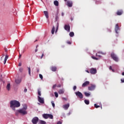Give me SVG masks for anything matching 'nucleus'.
<instances>
[{
    "instance_id": "1",
    "label": "nucleus",
    "mask_w": 124,
    "mask_h": 124,
    "mask_svg": "<svg viewBox=\"0 0 124 124\" xmlns=\"http://www.w3.org/2000/svg\"><path fill=\"white\" fill-rule=\"evenodd\" d=\"M27 109H28V106L25 105L23 106L22 108H21L18 110H16L15 112L16 116H18L19 114H21V115H27L28 114V112L27 111Z\"/></svg>"
},
{
    "instance_id": "2",
    "label": "nucleus",
    "mask_w": 124,
    "mask_h": 124,
    "mask_svg": "<svg viewBox=\"0 0 124 124\" xmlns=\"http://www.w3.org/2000/svg\"><path fill=\"white\" fill-rule=\"evenodd\" d=\"M20 104L19 101L16 100H12L10 101V107L14 111H15V108H18V107H20Z\"/></svg>"
},
{
    "instance_id": "3",
    "label": "nucleus",
    "mask_w": 124,
    "mask_h": 124,
    "mask_svg": "<svg viewBox=\"0 0 124 124\" xmlns=\"http://www.w3.org/2000/svg\"><path fill=\"white\" fill-rule=\"evenodd\" d=\"M111 57L112 59H113V60L115 62H119V58H118V57H117V55H116L115 53H112L111 54Z\"/></svg>"
},
{
    "instance_id": "4",
    "label": "nucleus",
    "mask_w": 124,
    "mask_h": 124,
    "mask_svg": "<svg viewBox=\"0 0 124 124\" xmlns=\"http://www.w3.org/2000/svg\"><path fill=\"white\" fill-rule=\"evenodd\" d=\"M90 72L91 74L94 75L96 74L97 71L96 70V68H92L90 69Z\"/></svg>"
},
{
    "instance_id": "5",
    "label": "nucleus",
    "mask_w": 124,
    "mask_h": 124,
    "mask_svg": "<svg viewBox=\"0 0 124 124\" xmlns=\"http://www.w3.org/2000/svg\"><path fill=\"white\" fill-rule=\"evenodd\" d=\"M38 121H39L38 117H35L32 118L31 122L33 124H37Z\"/></svg>"
},
{
    "instance_id": "6",
    "label": "nucleus",
    "mask_w": 124,
    "mask_h": 124,
    "mask_svg": "<svg viewBox=\"0 0 124 124\" xmlns=\"http://www.w3.org/2000/svg\"><path fill=\"white\" fill-rule=\"evenodd\" d=\"M76 95L80 98V99H82L83 98V94L81 93V92L78 91L77 92L75 93Z\"/></svg>"
},
{
    "instance_id": "7",
    "label": "nucleus",
    "mask_w": 124,
    "mask_h": 124,
    "mask_svg": "<svg viewBox=\"0 0 124 124\" xmlns=\"http://www.w3.org/2000/svg\"><path fill=\"white\" fill-rule=\"evenodd\" d=\"M64 29L65 31H67L68 32H70V26L69 25H65Z\"/></svg>"
},
{
    "instance_id": "8",
    "label": "nucleus",
    "mask_w": 124,
    "mask_h": 124,
    "mask_svg": "<svg viewBox=\"0 0 124 124\" xmlns=\"http://www.w3.org/2000/svg\"><path fill=\"white\" fill-rule=\"evenodd\" d=\"M95 85L94 84H92L91 86L88 87V90L89 91H94V90L95 89Z\"/></svg>"
},
{
    "instance_id": "9",
    "label": "nucleus",
    "mask_w": 124,
    "mask_h": 124,
    "mask_svg": "<svg viewBox=\"0 0 124 124\" xmlns=\"http://www.w3.org/2000/svg\"><path fill=\"white\" fill-rule=\"evenodd\" d=\"M38 100L40 103L42 104H44V99L43 98L40 97V96H38Z\"/></svg>"
},
{
    "instance_id": "10",
    "label": "nucleus",
    "mask_w": 124,
    "mask_h": 124,
    "mask_svg": "<svg viewBox=\"0 0 124 124\" xmlns=\"http://www.w3.org/2000/svg\"><path fill=\"white\" fill-rule=\"evenodd\" d=\"M89 85H90V81H86L82 84V87L85 88V87H87Z\"/></svg>"
},
{
    "instance_id": "11",
    "label": "nucleus",
    "mask_w": 124,
    "mask_h": 124,
    "mask_svg": "<svg viewBox=\"0 0 124 124\" xmlns=\"http://www.w3.org/2000/svg\"><path fill=\"white\" fill-rule=\"evenodd\" d=\"M69 106H70L69 103H68L66 105H63L62 108L65 110H67V109H68V108H69Z\"/></svg>"
},
{
    "instance_id": "12",
    "label": "nucleus",
    "mask_w": 124,
    "mask_h": 124,
    "mask_svg": "<svg viewBox=\"0 0 124 124\" xmlns=\"http://www.w3.org/2000/svg\"><path fill=\"white\" fill-rule=\"evenodd\" d=\"M72 4H73L72 1H69V0H68V1H67V6H68L69 7H72Z\"/></svg>"
},
{
    "instance_id": "13",
    "label": "nucleus",
    "mask_w": 124,
    "mask_h": 124,
    "mask_svg": "<svg viewBox=\"0 0 124 124\" xmlns=\"http://www.w3.org/2000/svg\"><path fill=\"white\" fill-rule=\"evenodd\" d=\"M120 30V27H119V24H117L115 25V31L116 33H118V31Z\"/></svg>"
},
{
    "instance_id": "14",
    "label": "nucleus",
    "mask_w": 124,
    "mask_h": 124,
    "mask_svg": "<svg viewBox=\"0 0 124 124\" xmlns=\"http://www.w3.org/2000/svg\"><path fill=\"white\" fill-rule=\"evenodd\" d=\"M50 69L52 71H53V72L57 71V67L56 66H51Z\"/></svg>"
},
{
    "instance_id": "15",
    "label": "nucleus",
    "mask_w": 124,
    "mask_h": 124,
    "mask_svg": "<svg viewBox=\"0 0 124 124\" xmlns=\"http://www.w3.org/2000/svg\"><path fill=\"white\" fill-rule=\"evenodd\" d=\"M117 15L121 16L123 14V10H118L116 13Z\"/></svg>"
},
{
    "instance_id": "16",
    "label": "nucleus",
    "mask_w": 124,
    "mask_h": 124,
    "mask_svg": "<svg viewBox=\"0 0 124 124\" xmlns=\"http://www.w3.org/2000/svg\"><path fill=\"white\" fill-rule=\"evenodd\" d=\"M64 93V90H63V89H60L58 91V93H59V94H62Z\"/></svg>"
},
{
    "instance_id": "17",
    "label": "nucleus",
    "mask_w": 124,
    "mask_h": 124,
    "mask_svg": "<svg viewBox=\"0 0 124 124\" xmlns=\"http://www.w3.org/2000/svg\"><path fill=\"white\" fill-rule=\"evenodd\" d=\"M44 13L45 16H46V18L47 19H48V18H49V15H48V12H47V11H44Z\"/></svg>"
},
{
    "instance_id": "18",
    "label": "nucleus",
    "mask_w": 124,
    "mask_h": 124,
    "mask_svg": "<svg viewBox=\"0 0 124 124\" xmlns=\"http://www.w3.org/2000/svg\"><path fill=\"white\" fill-rule=\"evenodd\" d=\"M7 59H8V56L7 55H5V57L4 60V64L6 63V61H7Z\"/></svg>"
},
{
    "instance_id": "19",
    "label": "nucleus",
    "mask_w": 124,
    "mask_h": 124,
    "mask_svg": "<svg viewBox=\"0 0 124 124\" xmlns=\"http://www.w3.org/2000/svg\"><path fill=\"white\" fill-rule=\"evenodd\" d=\"M54 4L56 6H59V1H58V0H55L54 1Z\"/></svg>"
},
{
    "instance_id": "20",
    "label": "nucleus",
    "mask_w": 124,
    "mask_h": 124,
    "mask_svg": "<svg viewBox=\"0 0 124 124\" xmlns=\"http://www.w3.org/2000/svg\"><path fill=\"white\" fill-rule=\"evenodd\" d=\"M48 118L51 119H53V115L50 114H48L47 119Z\"/></svg>"
},
{
    "instance_id": "21",
    "label": "nucleus",
    "mask_w": 124,
    "mask_h": 124,
    "mask_svg": "<svg viewBox=\"0 0 124 124\" xmlns=\"http://www.w3.org/2000/svg\"><path fill=\"white\" fill-rule=\"evenodd\" d=\"M43 117L44 119H48V114H43Z\"/></svg>"
},
{
    "instance_id": "22",
    "label": "nucleus",
    "mask_w": 124,
    "mask_h": 124,
    "mask_svg": "<svg viewBox=\"0 0 124 124\" xmlns=\"http://www.w3.org/2000/svg\"><path fill=\"white\" fill-rule=\"evenodd\" d=\"M6 89L8 91L10 90V83H8L6 86Z\"/></svg>"
},
{
    "instance_id": "23",
    "label": "nucleus",
    "mask_w": 124,
    "mask_h": 124,
    "mask_svg": "<svg viewBox=\"0 0 124 124\" xmlns=\"http://www.w3.org/2000/svg\"><path fill=\"white\" fill-rule=\"evenodd\" d=\"M84 102H85V104H86L87 105H89V104H90L89 100H84Z\"/></svg>"
},
{
    "instance_id": "24",
    "label": "nucleus",
    "mask_w": 124,
    "mask_h": 124,
    "mask_svg": "<svg viewBox=\"0 0 124 124\" xmlns=\"http://www.w3.org/2000/svg\"><path fill=\"white\" fill-rule=\"evenodd\" d=\"M54 33H55V27L53 26L51 30V33L52 34H54Z\"/></svg>"
},
{
    "instance_id": "25",
    "label": "nucleus",
    "mask_w": 124,
    "mask_h": 124,
    "mask_svg": "<svg viewBox=\"0 0 124 124\" xmlns=\"http://www.w3.org/2000/svg\"><path fill=\"white\" fill-rule=\"evenodd\" d=\"M69 35L71 37H73V36H74V32H70L69 33Z\"/></svg>"
},
{
    "instance_id": "26",
    "label": "nucleus",
    "mask_w": 124,
    "mask_h": 124,
    "mask_svg": "<svg viewBox=\"0 0 124 124\" xmlns=\"http://www.w3.org/2000/svg\"><path fill=\"white\" fill-rule=\"evenodd\" d=\"M15 82H16V84H20V83H21V80H20V79H16Z\"/></svg>"
},
{
    "instance_id": "27",
    "label": "nucleus",
    "mask_w": 124,
    "mask_h": 124,
    "mask_svg": "<svg viewBox=\"0 0 124 124\" xmlns=\"http://www.w3.org/2000/svg\"><path fill=\"white\" fill-rule=\"evenodd\" d=\"M38 94L39 96H41V91H40V89H38Z\"/></svg>"
},
{
    "instance_id": "28",
    "label": "nucleus",
    "mask_w": 124,
    "mask_h": 124,
    "mask_svg": "<svg viewBox=\"0 0 124 124\" xmlns=\"http://www.w3.org/2000/svg\"><path fill=\"white\" fill-rule=\"evenodd\" d=\"M84 94L85 95V96H90L91 95V94H90V93H88L87 92H85L84 93Z\"/></svg>"
},
{
    "instance_id": "29",
    "label": "nucleus",
    "mask_w": 124,
    "mask_h": 124,
    "mask_svg": "<svg viewBox=\"0 0 124 124\" xmlns=\"http://www.w3.org/2000/svg\"><path fill=\"white\" fill-rule=\"evenodd\" d=\"M40 124H46V122H45L43 120H41V121H40Z\"/></svg>"
},
{
    "instance_id": "30",
    "label": "nucleus",
    "mask_w": 124,
    "mask_h": 124,
    "mask_svg": "<svg viewBox=\"0 0 124 124\" xmlns=\"http://www.w3.org/2000/svg\"><path fill=\"white\" fill-rule=\"evenodd\" d=\"M54 94H55V97H59V94H58V93L55 92Z\"/></svg>"
},
{
    "instance_id": "31",
    "label": "nucleus",
    "mask_w": 124,
    "mask_h": 124,
    "mask_svg": "<svg viewBox=\"0 0 124 124\" xmlns=\"http://www.w3.org/2000/svg\"><path fill=\"white\" fill-rule=\"evenodd\" d=\"M58 20H59V16H58V13H57V14L56 15L55 21H58Z\"/></svg>"
},
{
    "instance_id": "32",
    "label": "nucleus",
    "mask_w": 124,
    "mask_h": 124,
    "mask_svg": "<svg viewBox=\"0 0 124 124\" xmlns=\"http://www.w3.org/2000/svg\"><path fill=\"white\" fill-rule=\"evenodd\" d=\"M92 59H93V60H95L96 61H97L98 60V58L94 57V56H92Z\"/></svg>"
},
{
    "instance_id": "33",
    "label": "nucleus",
    "mask_w": 124,
    "mask_h": 124,
    "mask_svg": "<svg viewBox=\"0 0 124 124\" xmlns=\"http://www.w3.org/2000/svg\"><path fill=\"white\" fill-rule=\"evenodd\" d=\"M28 68L29 74L31 76V67H28Z\"/></svg>"
},
{
    "instance_id": "34",
    "label": "nucleus",
    "mask_w": 124,
    "mask_h": 124,
    "mask_svg": "<svg viewBox=\"0 0 124 124\" xmlns=\"http://www.w3.org/2000/svg\"><path fill=\"white\" fill-rule=\"evenodd\" d=\"M109 70H112V72H115V70L114 69H112V66H109Z\"/></svg>"
},
{
    "instance_id": "35",
    "label": "nucleus",
    "mask_w": 124,
    "mask_h": 124,
    "mask_svg": "<svg viewBox=\"0 0 124 124\" xmlns=\"http://www.w3.org/2000/svg\"><path fill=\"white\" fill-rule=\"evenodd\" d=\"M39 78L40 79H41V80H43V76H42V75L39 74Z\"/></svg>"
},
{
    "instance_id": "36",
    "label": "nucleus",
    "mask_w": 124,
    "mask_h": 124,
    "mask_svg": "<svg viewBox=\"0 0 124 124\" xmlns=\"http://www.w3.org/2000/svg\"><path fill=\"white\" fill-rule=\"evenodd\" d=\"M94 106L95 108H99V107H100V106H97V105H96V104H95L94 105Z\"/></svg>"
},
{
    "instance_id": "37",
    "label": "nucleus",
    "mask_w": 124,
    "mask_h": 124,
    "mask_svg": "<svg viewBox=\"0 0 124 124\" xmlns=\"http://www.w3.org/2000/svg\"><path fill=\"white\" fill-rule=\"evenodd\" d=\"M51 104H52V107H53V108H54V107H55V103H54V101L51 102Z\"/></svg>"
},
{
    "instance_id": "38",
    "label": "nucleus",
    "mask_w": 124,
    "mask_h": 124,
    "mask_svg": "<svg viewBox=\"0 0 124 124\" xmlns=\"http://www.w3.org/2000/svg\"><path fill=\"white\" fill-rule=\"evenodd\" d=\"M58 29H59V23H57V27L56 28V32H57Z\"/></svg>"
},
{
    "instance_id": "39",
    "label": "nucleus",
    "mask_w": 124,
    "mask_h": 124,
    "mask_svg": "<svg viewBox=\"0 0 124 124\" xmlns=\"http://www.w3.org/2000/svg\"><path fill=\"white\" fill-rule=\"evenodd\" d=\"M56 87H57V84H54L53 87H52V89H56Z\"/></svg>"
},
{
    "instance_id": "40",
    "label": "nucleus",
    "mask_w": 124,
    "mask_h": 124,
    "mask_svg": "<svg viewBox=\"0 0 124 124\" xmlns=\"http://www.w3.org/2000/svg\"><path fill=\"white\" fill-rule=\"evenodd\" d=\"M66 43L67 44H69V45H70L71 44V42L69 41H68L66 42Z\"/></svg>"
},
{
    "instance_id": "41",
    "label": "nucleus",
    "mask_w": 124,
    "mask_h": 124,
    "mask_svg": "<svg viewBox=\"0 0 124 124\" xmlns=\"http://www.w3.org/2000/svg\"><path fill=\"white\" fill-rule=\"evenodd\" d=\"M19 71H20V72H23V68H20L19 69Z\"/></svg>"
},
{
    "instance_id": "42",
    "label": "nucleus",
    "mask_w": 124,
    "mask_h": 124,
    "mask_svg": "<svg viewBox=\"0 0 124 124\" xmlns=\"http://www.w3.org/2000/svg\"><path fill=\"white\" fill-rule=\"evenodd\" d=\"M76 89H77V87H76V86H74L73 87L74 91H76Z\"/></svg>"
},
{
    "instance_id": "43",
    "label": "nucleus",
    "mask_w": 124,
    "mask_h": 124,
    "mask_svg": "<svg viewBox=\"0 0 124 124\" xmlns=\"http://www.w3.org/2000/svg\"><path fill=\"white\" fill-rule=\"evenodd\" d=\"M96 57H98L99 58H101V55H97V54H96Z\"/></svg>"
},
{
    "instance_id": "44",
    "label": "nucleus",
    "mask_w": 124,
    "mask_h": 124,
    "mask_svg": "<svg viewBox=\"0 0 124 124\" xmlns=\"http://www.w3.org/2000/svg\"><path fill=\"white\" fill-rule=\"evenodd\" d=\"M57 88H61L62 87V85L59 84L57 86Z\"/></svg>"
},
{
    "instance_id": "45",
    "label": "nucleus",
    "mask_w": 124,
    "mask_h": 124,
    "mask_svg": "<svg viewBox=\"0 0 124 124\" xmlns=\"http://www.w3.org/2000/svg\"><path fill=\"white\" fill-rule=\"evenodd\" d=\"M63 100H65V101H67V99L66 98L63 97L62 98Z\"/></svg>"
},
{
    "instance_id": "46",
    "label": "nucleus",
    "mask_w": 124,
    "mask_h": 124,
    "mask_svg": "<svg viewBox=\"0 0 124 124\" xmlns=\"http://www.w3.org/2000/svg\"><path fill=\"white\" fill-rule=\"evenodd\" d=\"M121 81L122 83H124V78L121 79Z\"/></svg>"
},
{
    "instance_id": "47",
    "label": "nucleus",
    "mask_w": 124,
    "mask_h": 124,
    "mask_svg": "<svg viewBox=\"0 0 124 124\" xmlns=\"http://www.w3.org/2000/svg\"><path fill=\"white\" fill-rule=\"evenodd\" d=\"M21 57H22V54H20L19 53V59H21Z\"/></svg>"
},
{
    "instance_id": "48",
    "label": "nucleus",
    "mask_w": 124,
    "mask_h": 124,
    "mask_svg": "<svg viewBox=\"0 0 124 124\" xmlns=\"http://www.w3.org/2000/svg\"><path fill=\"white\" fill-rule=\"evenodd\" d=\"M22 66V63L19 62V63H18V66Z\"/></svg>"
},
{
    "instance_id": "49",
    "label": "nucleus",
    "mask_w": 124,
    "mask_h": 124,
    "mask_svg": "<svg viewBox=\"0 0 124 124\" xmlns=\"http://www.w3.org/2000/svg\"><path fill=\"white\" fill-rule=\"evenodd\" d=\"M43 57H44V54H42V56H41V59H42V58H43Z\"/></svg>"
},
{
    "instance_id": "50",
    "label": "nucleus",
    "mask_w": 124,
    "mask_h": 124,
    "mask_svg": "<svg viewBox=\"0 0 124 124\" xmlns=\"http://www.w3.org/2000/svg\"><path fill=\"white\" fill-rule=\"evenodd\" d=\"M4 50H5V52H7V48H5Z\"/></svg>"
},
{
    "instance_id": "51",
    "label": "nucleus",
    "mask_w": 124,
    "mask_h": 124,
    "mask_svg": "<svg viewBox=\"0 0 124 124\" xmlns=\"http://www.w3.org/2000/svg\"><path fill=\"white\" fill-rule=\"evenodd\" d=\"M86 72H87V73H90V71L89 70H86Z\"/></svg>"
},
{
    "instance_id": "52",
    "label": "nucleus",
    "mask_w": 124,
    "mask_h": 124,
    "mask_svg": "<svg viewBox=\"0 0 124 124\" xmlns=\"http://www.w3.org/2000/svg\"><path fill=\"white\" fill-rule=\"evenodd\" d=\"M27 89H24V93H27Z\"/></svg>"
},
{
    "instance_id": "53",
    "label": "nucleus",
    "mask_w": 124,
    "mask_h": 124,
    "mask_svg": "<svg viewBox=\"0 0 124 124\" xmlns=\"http://www.w3.org/2000/svg\"><path fill=\"white\" fill-rule=\"evenodd\" d=\"M37 51H38V49L37 48H36L35 49V52L36 53V52H37Z\"/></svg>"
},
{
    "instance_id": "54",
    "label": "nucleus",
    "mask_w": 124,
    "mask_h": 124,
    "mask_svg": "<svg viewBox=\"0 0 124 124\" xmlns=\"http://www.w3.org/2000/svg\"><path fill=\"white\" fill-rule=\"evenodd\" d=\"M64 15V14L63 13H62V16H63Z\"/></svg>"
},
{
    "instance_id": "55",
    "label": "nucleus",
    "mask_w": 124,
    "mask_h": 124,
    "mask_svg": "<svg viewBox=\"0 0 124 124\" xmlns=\"http://www.w3.org/2000/svg\"><path fill=\"white\" fill-rule=\"evenodd\" d=\"M37 72H39V68L37 69Z\"/></svg>"
},
{
    "instance_id": "56",
    "label": "nucleus",
    "mask_w": 124,
    "mask_h": 124,
    "mask_svg": "<svg viewBox=\"0 0 124 124\" xmlns=\"http://www.w3.org/2000/svg\"><path fill=\"white\" fill-rule=\"evenodd\" d=\"M122 75H123V76H124V72H123V73H122Z\"/></svg>"
},
{
    "instance_id": "57",
    "label": "nucleus",
    "mask_w": 124,
    "mask_h": 124,
    "mask_svg": "<svg viewBox=\"0 0 124 124\" xmlns=\"http://www.w3.org/2000/svg\"><path fill=\"white\" fill-rule=\"evenodd\" d=\"M37 47H38V45H37L36 46V48L37 49Z\"/></svg>"
},
{
    "instance_id": "58",
    "label": "nucleus",
    "mask_w": 124,
    "mask_h": 124,
    "mask_svg": "<svg viewBox=\"0 0 124 124\" xmlns=\"http://www.w3.org/2000/svg\"><path fill=\"white\" fill-rule=\"evenodd\" d=\"M36 41H37V40H36L34 42H36Z\"/></svg>"
},
{
    "instance_id": "59",
    "label": "nucleus",
    "mask_w": 124,
    "mask_h": 124,
    "mask_svg": "<svg viewBox=\"0 0 124 124\" xmlns=\"http://www.w3.org/2000/svg\"><path fill=\"white\" fill-rule=\"evenodd\" d=\"M64 1H67V0H64Z\"/></svg>"
},
{
    "instance_id": "60",
    "label": "nucleus",
    "mask_w": 124,
    "mask_h": 124,
    "mask_svg": "<svg viewBox=\"0 0 124 124\" xmlns=\"http://www.w3.org/2000/svg\"><path fill=\"white\" fill-rule=\"evenodd\" d=\"M73 20V18H71V21H72Z\"/></svg>"
},
{
    "instance_id": "61",
    "label": "nucleus",
    "mask_w": 124,
    "mask_h": 124,
    "mask_svg": "<svg viewBox=\"0 0 124 124\" xmlns=\"http://www.w3.org/2000/svg\"><path fill=\"white\" fill-rule=\"evenodd\" d=\"M101 109H102V107H101Z\"/></svg>"
},
{
    "instance_id": "62",
    "label": "nucleus",
    "mask_w": 124,
    "mask_h": 124,
    "mask_svg": "<svg viewBox=\"0 0 124 124\" xmlns=\"http://www.w3.org/2000/svg\"><path fill=\"white\" fill-rule=\"evenodd\" d=\"M38 104H39V105H40V103H38Z\"/></svg>"
}]
</instances>
